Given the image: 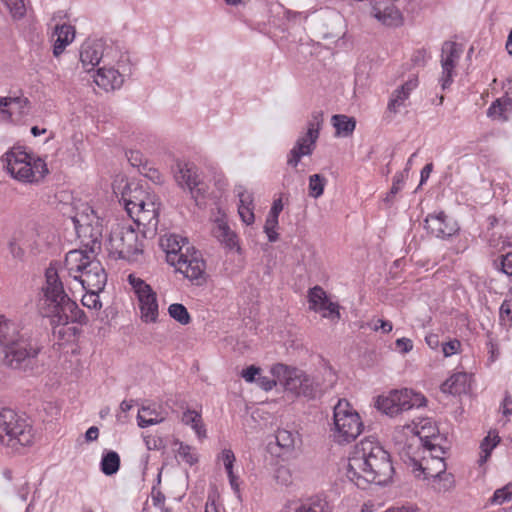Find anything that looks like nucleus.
Returning a JSON list of instances; mask_svg holds the SVG:
<instances>
[{"mask_svg":"<svg viewBox=\"0 0 512 512\" xmlns=\"http://www.w3.org/2000/svg\"><path fill=\"white\" fill-rule=\"evenodd\" d=\"M59 267L60 263L53 261L45 269L44 282L37 300L38 314L47 318L53 329L69 323L83 324L86 322L84 311L64 290L59 276Z\"/></svg>","mask_w":512,"mask_h":512,"instance_id":"1","label":"nucleus"},{"mask_svg":"<svg viewBox=\"0 0 512 512\" xmlns=\"http://www.w3.org/2000/svg\"><path fill=\"white\" fill-rule=\"evenodd\" d=\"M393 472L389 453L372 440L361 441L349 457L347 477L359 488L369 483L386 484Z\"/></svg>","mask_w":512,"mask_h":512,"instance_id":"2","label":"nucleus"},{"mask_svg":"<svg viewBox=\"0 0 512 512\" xmlns=\"http://www.w3.org/2000/svg\"><path fill=\"white\" fill-rule=\"evenodd\" d=\"M128 215L138 226L146 230L143 233H155L158 227L159 206L156 195L147 192L142 186L127 185L121 199Z\"/></svg>","mask_w":512,"mask_h":512,"instance_id":"3","label":"nucleus"},{"mask_svg":"<svg viewBox=\"0 0 512 512\" xmlns=\"http://www.w3.org/2000/svg\"><path fill=\"white\" fill-rule=\"evenodd\" d=\"M30 342L24 338L16 323L0 315V353L5 363L14 369H20L29 362Z\"/></svg>","mask_w":512,"mask_h":512,"instance_id":"4","label":"nucleus"},{"mask_svg":"<svg viewBox=\"0 0 512 512\" xmlns=\"http://www.w3.org/2000/svg\"><path fill=\"white\" fill-rule=\"evenodd\" d=\"M108 250L116 258L134 262L142 254L143 244L131 225L117 224L111 230Z\"/></svg>","mask_w":512,"mask_h":512,"instance_id":"5","label":"nucleus"},{"mask_svg":"<svg viewBox=\"0 0 512 512\" xmlns=\"http://www.w3.org/2000/svg\"><path fill=\"white\" fill-rule=\"evenodd\" d=\"M334 440L340 444L354 441L363 430L359 414L346 399H340L334 407Z\"/></svg>","mask_w":512,"mask_h":512,"instance_id":"6","label":"nucleus"},{"mask_svg":"<svg viewBox=\"0 0 512 512\" xmlns=\"http://www.w3.org/2000/svg\"><path fill=\"white\" fill-rule=\"evenodd\" d=\"M271 373L278 379L279 384L286 391L296 396L315 397L317 384L304 371L290 368L284 364H277L272 367Z\"/></svg>","mask_w":512,"mask_h":512,"instance_id":"7","label":"nucleus"},{"mask_svg":"<svg viewBox=\"0 0 512 512\" xmlns=\"http://www.w3.org/2000/svg\"><path fill=\"white\" fill-rule=\"evenodd\" d=\"M8 437V444L29 446L32 443V427L16 411L3 408L0 410V439Z\"/></svg>","mask_w":512,"mask_h":512,"instance_id":"8","label":"nucleus"},{"mask_svg":"<svg viewBox=\"0 0 512 512\" xmlns=\"http://www.w3.org/2000/svg\"><path fill=\"white\" fill-rule=\"evenodd\" d=\"M413 429L412 425L396 427L393 432V441L401 460L412 468L413 473H416V468L422 462L421 454L425 451L419 437L412 433Z\"/></svg>","mask_w":512,"mask_h":512,"instance_id":"9","label":"nucleus"},{"mask_svg":"<svg viewBox=\"0 0 512 512\" xmlns=\"http://www.w3.org/2000/svg\"><path fill=\"white\" fill-rule=\"evenodd\" d=\"M323 123V113L316 111L311 115L306 132L299 135L293 148L287 156V164L296 168L304 156H310L319 138V132Z\"/></svg>","mask_w":512,"mask_h":512,"instance_id":"10","label":"nucleus"},{"mask_svg":"<svg viewBox=\"0 0 512 512\" xmlns=\"http://www.w3.org/2000/svg\"><path fill=\"white\" fill-rule=\"evenodd\" d=\"M426 399L419 393H414L409 389L393 390L388 395L378 396L376 407L383 413L395 416L402 411L413 407H421Z\"/></svg>","mask_w":512,"mask_h":512,"instance_id":"11","label":"nucleus"},{"mask_svg":"<svg viewBox=\"0 0 512 512\" xmlns=\"http://www.w3.org/2000/svg\"><path fill=\"white\" fill-rule=\"evenodd\" d=\"M173 172L178 186L187 190L198 204L207 192V185L203 181L197 166L191 162L177 160L173 166Z\"/></svg>","mask_w":512,"mask_h":512,"instance_id":"12","label":"nucleus"},{"mask_svg":"<svg viewBox=\"0 0 512 512\" xmlns=\"http://www.w3.org/2000/svg\"><path fill=\"white\" fill-rule=\"evenodd\" d=\"M127 280L137 295L141 320L147 324L156 323L159 316L156 293L149 284L134 274H129Z\"/></svg>","mask_w":512,"mask_h":512,"instance_id":"13","label":"nucleus"},{"mask_svg":"<svg viewBox=\"0 0 512 512\" xmlns=\"http://www.w3.org/2000/svg\"><path fill=\"white\" fill-rule=\"evenodd\" d=\"M117 52L101 39H87L83 42L79 52L82 68L90 72L96 66L104 63L112 64Z\"/></svg>","mask_w":512,"mask_h":512,"instance_id":"14","label":"nucleus"},{"mask_svg":"<svg viewBox=\"0 0 512 512\" xmlns=\"http://www.w3.org/2000/svg\"><path fill=\"white\" fill-rule=\"evenodd\" d=\"M6 171L22 183L32 182V157L24 146L15 145L2 156Z\"/></svg>","mask_w":512,"mask_h":512,"instance_id":"15","label":"nucleus"},{"mask_svg":"<svg viewBox=\"0 0 512 512\" xmlns=\"http://www.w3.org/2000/svg\"><path fill=\"white\" fill-rule=\"evenodd\" d=\"M172 266L196 285H202L206 281V263L201 252L194 247L185 248V253L180 254Z\"/></svg>","mask_w":512,"mask_h":512,"instance_id":"16","label":"nucleus"},{"mask_svg":"<svg viewBox=\"0 0 512 512\" xmlns=\"http://www.w3.org/2000/svg\"><path fill=\"white\" fill-rule=\"evenodd\" d=\"M29 109L27 97L0 96V122L19 123L28 114Z\"/></svg>","mask_w":512,"mask_h":512,"instance_id":"17","label":"nucleus"},{"mask_svg":"<svg viewBox=\"0 0 512 512\" xmlns=\"http://www.w3.org/2000/svg\"><path fill=\"white\" fill-rule=\"evenodd\" d=\"M76 278L75 281H78L82 288L89 292L91 296H95L98 292L102 291L107 281L105 270L97 259H94Z\"/></svg>","mask_w":512,"mask_h":512,"instance_id":"18","label":"nucleus"},{"mask_svg":"<svg viewBox=\"0 0 512 512\" xmlns=\"http://www.w3.org/2000/svg\"><path fill=\"white\" fill-rule=\"evenodd\" d=\"M310 309L321 312L322 316L332 321L340 319L339 305L329 300L324 289L320 286L311 288L308 292Z\"/></svg>","mask_w":512,"mask_h":512,"instance_id":"19","label":"nucleus"},{"mask_svg":"<svg viewBox=\"0 0 512 512\" xmlns=\"http://www.w3.org/2000/svg\"><path fill=\"white\" fill-rule=\"evenodd\" d=\"M461 53L462 49L457 43L451 41L444 42L441 55V65L443 69L441 86L443 89H446L452 82V72L461 56Z\"/></svg>","mask_w":512,"mask_h":512,"instance_id":"20","label":"nucleus"},{"mask_svg":"<svg viewBox=\"0 0 512 512\" xmlns=\"http://www.w3.org/2000/svg\"><path fill=\"white\" fill-rule=\"evenodd\" d=\"M95 259V253L86 249H74L69 251L64 260V267L70 277L76 280V276L80 275L88 265Z\"/></svg>","mask_w":512,"mask_h":512,"instance_id":"21","label":"nucleus"},{"mask_svg":"<svg viewBox=\"0 0 512 512\" xmlns=\"http://www.w3.org/2000/svg\"><path fill=\"white\" fill-rule=\"evenodd\" d=\"M425 228L431 235L442 239L450 237L458 231L456 222L448 219L443 212L428 215L425 219Z\"/></svg>","mask_w":512,"mask_h":512,"instance_id":"22","label":"nucleus"},{"mask_svg":"<svg viewBox=\"0 0 512 512\" xmlns=\"http://www.w3.org/2000/svg\"><path fill=\"white\" fill-rule=\"evenodd\" d=\"M94 82L105 91L119 89L124 83V75L111 64L104 63L97 69Z\"/></svg>","mask_w":512,"mask_h":512,"instance_id":"23","label":"nucleus"},{"mask_svg":"<svg viewBox=\"0 0 512 512\" xmlns=\"http://www.w3.org/2000/svg\"><path fill=\"white\" fill-rule=\"evenodd\" d=\"M103 225L102 222L76 229L78 238L84 248L95 253L101 248Z\"/></svg>","mask_w":512,"mask_h":512,"instance_id":"24","label":"nucleus"},{"mask_svg":"<svg viewBox=\"0 0 512 512\" xmlns=\"http://www.w3.org/2000/svg\"><path fill=\"white\" fill-rule=\"evenodd\" d=\"M162 247L166 250L167 262L172 265L180 257V254L185 253V248H192L187 238L180 235H170L161 241Z\"/></svg>","mask_w":512,"mask_h":512,"instance_id":"25","label":"nucleus"},{"mask_svg":"<svg viewBox=\"0 0 512 512\" xmlns=\"http://www.w3.org/2000/svg\"><path fill=\"white\" fill-rule=\"evenodd\" d=\"M418 85L416 78L407 80L400 88L396 89L388 102L387 110L390 113L396 114L400 108L404 106L405 101L409 98L410 93Z\"/></svg>","mask_w":512,"mask_h":512,"instance_id":"26","label":"nucleus"},{"mask_svg":"<svg viewBox=\"0 0 512 512\" xmlns=\"http://www.w3.org/2000/svg\"><path fill=\"white\" fill-rule=\"evenodd\" d=\"M409 425L414 427L412 433L419 437L423 446L437 440H445V438L439 434L437 427L429 419H423L420 423H415L413 421Z\"/></svg>","mask_w":512,"mask_h":512,"instance_id":"27","label":"nucleus"},{"mask_svg":"<svg viewBox=\"0 0 512 512\" xmlns=\"http://www.w3.org/2000/svg\"><path fill=\"white\" fill-rule=\"evenodd\" d=\"M445 471L446 464L444 459H428V457L423 456L422 462L416 468V473H414V475L417 478L423 477V479L433 480L435 477H439Z\"/></svg>","mask_w":512,"mask_h":512,"instance_id":"28","label":"nucleus"},{"mask_svg":"<svg viewBox=\"0 0 512 512\" xmlns=\"http://www.w3.org/2000/svg\"><path fill=\"white\" fill-rule=\"evenodd\" d=\"M212 234L225 246V248L229 250L237 248L239 250L237 235L230 229L225 221L217 219L212 228Z\"/></svg>","mask_w":512,"mask_h":512,"instance_id":"29","label":"nucleus"},{"mask_svg":"<svg viewBox=\"0 0 512 512\" xmlns=\"http://www.w3.org/2000/svg\"><path fill=\"white\" fill-rule=\"evenodd\" d=\"M57 37L54 42L53 54L55 57L60 56L75 38V28L69 24L57 25L54 30Z\"/></svg>","mask_w":512,"mask_h":512,"instance_id":"30","label":"nucleus"},{"mask_svg":"<svg viewBox=\"0 0 512 512\" xmlns=\"http://www.w3.org/2000/svg\"><path fill=\"white\" fill-rule=\"evenodd\" d=\"M237 195L239 197V206L238 213L241 220L247 224L251 225L254 222V204H253V195L246 191L243 187H238Z\"/></svg>","mask_w":512,"mask_h":512,"instance_id":"31","label":"nucleus"},{"mask_svg":"<svg viewBox=\"0 0 512 512\" xmlns=\"http://www.w3.org/2000/svg\"><path fill=\"white\" fill-rule=\"evenodd\" d=\"M468 387V374L464 372H458L453 374L441 385V391L451 395H460L462 393H466Z\"/></svg>","mask_w":512,"mask_h":512,"instance_id":"32","label":"nucleus"},{"mask_svg":"<svg viewBox=\"0 0 512 512\" xmlns=\"http://www.w3.org/2000/svg\"><path fill=\"white\" fill-rule=\"evenodd\" d=\"M75 230L78 228L89 226L93 223L101 222L100 218L95 214L94 210L88 204H81L72 217Z\"/></svg>","mask_w":512,"mask_h":512,"instance_id":"33","label":"nucleus"},{"mask_svg":"<svg viewBox=\"0 0 512 512\" xmlns=\"http://www.w3.org/2000/svg\"><path fill=\"white\" fill-rule=\"evenodd\" d=\"M333 127L336 130V136L348 137L352 135L356 127V120L343 114L333 115L331 118Z\"/></svg>","mask_w":512,"mask_h":512,"instance_id":"34","label":"nucleus"},{"mask_svg":"<svg viewBox=\"0 0 512 512\" xmlns=\"http://www.w3.org/2000/svg\"><path fill=\"white\" fill-rule=\"evenodd\" d=\"M276 442L284 452H291L300 445L301 439L297 432L287 429H278L276 433Z\"/></svg>","mask_w":512,"mask_h":512,"instance_id":"35","label":"nucleus"},{"mask_svg":"<svg viewBox=\"0 0 512 512\" xmlns=\"http://www.w3.org/2000/svg\"><path fill=\"white\" fill-rule=\"evenodd\" d=\"M164 420L165 416L151 406H143L137 415L138 425L141 428L161 423Z\"/></svg>","mask_w":512,"mask_h":512,"instance_id":"36","label":"nucleus"},{"mask_svg":"<svg viewBox=\"0 0 512 512\" xmlns=\"http://www.w3.org/2000/svg\"><path fill=\"white\" fill-rule=\"evenodd\" d=\"M100 468L107 476L116 474L120 468V456L118 453L115 451L104 453L100 462Z\"/></svg>","mask_w":512,"mask_h":512,"instance_id":"37","label":"nucleus"},{"mask_svg":"<svg viewBox=\"0 0 512 512\" xmlns=\"http://www.w3.org/2000/svg\"><path fill=\"white\" fill-rule=\"evenodd\" d=\"M185 425H190L199 438L206 436V430L202 424L201 415L195 410H186L181 418Z\"/></svg>","mask_w":512,"mask_h":512,"instance_id":"38","label":"nucleus"},{"mask_svg":"<svg viewBox=\"0 0 512 512\" xmlns=\"http://www.w3.org/2000/svg\"><path fill=\"white\" fill-rule=\"evenodd\" d=\"M174 445L178 446L176 450V457H178L181 461L189 465H194L198 461V457L194 448L183 442H180L179 440H176Z\"/></svg>","mask_w":512,"mask_h":512,"instance_id":"39","label":"nucleus"},{"mask_svg":"<svg viewBox=\"0 0 512 512\" xmlns=\"http://www.w3.org/2000/svg\"><path fill=\"white\" fill-rule=\"evenodd\" d=\"M499 441H500L499 436L495 434L492 437L491 433H489L488 436L483 439V441L481 442V445H480V448H481V455H480V459H479L480 464H483L488 460V458L490 457V455L492 453V450L497 446Z\"/></svg>","mask_w":512,"mask_h":512,"instance_id":"40","label":"nucleus"},{"mask_svg":"<svg viewBox=\"0 0 512 512\" xmlns=\"http://www.w3.org/2000/svg\"><path fill=\"white\" fill-rule=\"evenodd\" d=\"M326 184V178L320 174H313L309 177V196L314 199L322 196L324 192V187Z\"/></svg>","mask_w":512,"mask_h":512,"instance_id":"41","label":"nucleus"},{"mask_svg":"<svg viewBox=\"0 0 512 512\" xmlns=\"http://www.w3.org/2000/svg\"><path fill=\"white\" fill-rule=\"evenodd\" d=\"M168 313L171 318L178 321L182 325H187L191 321V317L186 307L179 303H173L168 308Z\"/></svg>","mask_w":512,"mask_h":512,"instance_id":"42","label":"nucleus"},{"mask_svg":"<svg viewBox=\"0 0 512 512\" xmlns=\"http://www.w3.org/2000/svg\"><path fill=\"white\" fill-rule=\"evenodd\" d=\"M454 486V478L450 473H442L439 477L432 480V487L438 493H444L451 490Z\"/></svg>","mask_w":512,"mask_h":512,"instance_id":"43","label":"nucleus"},{"mask_svg":"<svg viewBox=\"0 0 512 512\" xmlns=\"http://www.w3.org/2000/svg\"><path fill=\"white\" fill-rule=\"evenodd\" d=\"M8 9L13 19H20L26 13V6L23 0H1Z\"/></svg>","mask_w":512,"mask_h":512,"instance_id":"44","label":"nucleus"},{"mask_svg":"<svg viewBox=\"0 0 512 512\" xmlns=\"http://www.w3.org/2000/svg\"><path fill=\"white\" fill-rule=\"evenodd\" d=\"M499 314L500 321L503 325H510L512 323V287L509 290L507 298L500 307Z\"/></svg>","mask_w":512,"mask_h":512,"instance_id":"45","label":"nucleus"},{"mask_svg":"<svg viewBox=\"0 0 512 512\" xmlns=\"http://www.w3.org/2000/svg\"><path fill=\"white\" fill-rule=\"evenodd\" d=\"M409 174V168H405L403 171L397 173L393 178L392 187L386 197V200H390V197L395 196L401 189L405 182V180L408 178Z\"/></svg>","mask_w":512,"mask_h":512,"instance_id":"46","label":"nucleus"},{"mask_svg":"<svg viewBox=\"0 0 512 512\" xmlns=\"http://www.w3.org/2000/svg\"><path fill=\"white\" fill-rule=\"evenodd\" d=\"M445 440H437L435 442H431L430 444H427L423 446V451L429 452V458L428 459H444L443 455L445 454V448L443 446V442Z\"/></svg>","mask_w":512,"mask_h":512,"instance_id":"47","label":"nucleus"},{"mask_svg":"<svg viewBox=\"0 0 512 512\" xmlns=\"http://www.w3.org/2000/svg\"><path fill=\"white\" fill-rule=\"evenodd\" d=\"M274 478L280 485L288 486L293 482L292 471L289 467L281 465L274 473Z\"/></svg>","mask_w":512,"mask_h":512,"instance_id":"48","label":"nucleus"},{"mask_svg":"<svg viewBox=\"0 0 512 512\" xmlns=\"http://www.w3.org/2000/svg\"><path fill=\"white\" fill-rule=\"evenodd\" d=\"M512 501V485H506L503 488L497 489L491 498L492 504H503Z\"/></svg>","mask_w":512,"mask_h":512,"instance_id":"49","label":"nucleus"},{"mask_svg":"<svg viewBox=\"0 0 512 512\" xmlns=\"http://www.w3.org/2000/svg\"><path fill=\"white\" fill-rule=\"evenodd\" d=\"M49 174V169L42 157L34 158V183L42 181Z\"/></svg>","mask_w":512,"mask_h":512,"instance_id":"50","label":"nucleus"},{"mask_svg":"<svg viewBox=\"0 0 512 512\" xmlns=\"http://www.w3.org/2000/svg\"><path fill=\"white\" fill-rule=\"evenodd\" d=\"M22 235L19 233L18 235H14L9 242L10 253L14 258L22 259L24 255V251L21 245Z\"/></svg>","mask_w":512,"mask_h":512,"instance_id":"51","label":"nucleus"},{"mask_svg":"<svg viewBox=\"0 0 512 512\" xmlns=\"http://www.w3.org/2000/svg\"><path fill=\"white\" fill-rule=\"evenodd\" d=\"M272 378L267 376H258L256 383L257 385L265 391L271 390L274 386L279 384L278 379L272 374Z\"/></svg>","mask_w":512,"mask_h":512,"instance_id":"52","label":"nucleus"},{"mask_svg":"<svg viewBox=\"0 0 512 512\" xmlns=\"http://www.w3.org/2000/svg\"><path fill=\"white\" fill-rule=\"evenodd\" d=\"M461 344L458 340H451L442 344V352L445 357L452 356L458 352Z\"/></svg>","mask_w":512,"mask_h":512,"instance_id":"53","label":"nucleus"},{"mask_svg":"<svg viewBox=\"0 0 512 512\" xmlns=\"http://www.w3.org/2000/svg\"><path fill=\"white\" fill-rule=\"evenodd\" d=\"M500 270L508 276H512V252L501 256Z\"/></svg>","mask_w":512,"mask_h":512,"instance_id":"54","label":"nucleus"},{"mask_svg":"<svg viewBox=\"0 0 512 512\" xmlns=\"http://www.w3.org/2000/svg\"><path fill=\"white\" fill-rule=\"evenodd\" d=\"M283 210V204L281 199L275 200L269 213V223L273 225L278 223V217L280 212Z\"/></svg>","mask_w":512,"mask_h":512,"instance_id":"55","label":"nucleus"},{"mask_svg":"<svg viewBox=\"0 0 512 512\" xmlns=\"http://www.w3.org/2000/svg\"><path fill=\"white\" fill-rule=\"evenodd\" d=\"M260 368L256 367L254 365H251L247 367L246 369L242 370L241 376L245 379L247 382H256L257 378L256 375H259Z\"/></svg>","mask_w":512,"mask_h":512,"instance_id":"56","label":"nucleus"},{"mask_svg":"<svg viewBox=\"0 0 512 512\" xmlns=\"http://www.w3.org/2000/svg\"><path fill=\"white\" fill-rule=\"evenodd\" d=\"M396 349L401 353L406 354L413 349V342L409 338H399L395 341Z\"/></svg>","mask_w":512,"mask_h":512,"instance_id":"57","label":"nucleus"},{"mask_svg":"<svg viewBox=\"0 0 512 512\" xmlns=\"http://www.w3.org/2000/svg\"><path fill=\"white\" fill-rule=\"evenodd\" d=\"M295 512H326L324 506L320 503L302 504Z\"/></svg>","mask_w":512,"mask_h":512,"instance_id":"58","label":"nucleus"},{"mask_svg":"<svg viewBox=\"0 0 512 512\" xmlns=\"http://www.w3.org/2000/svg\"><path fill=\"white\" fill-rule=\"evenodd\" d=\"M393 329V325L390 321L377 319L374 323L373 330H381L383 333H389Z\"/></svg>","mask_w":512,"mask_h":512,"instance_id":"59","label":"nucleus"},{"mask_svg":"<svg viewBox=\"0 0 512 512\" xmlns=\"http://www.w3.org/2000/svg\"><path fill=\"white\" fill-rule=\"evenodd\" d=\"M277 225H278V223H274L273 225H271L269 223V216L267 217L265 225H264V230H265L270 242H274L278 238V234L275 231V228Z\"/></svg>","mask_w":512,"mask_h":512,"instance_id":"60","label":"nucleus"},{"mask_svg":"<svg viewBox=\"0 0 512 512\" xmlns=\"http://www.w3.org/2000/svg\"><path fill=\"white\" fill-rule=\"evenodd\" d=\"M501 408L504 416H509L512 414V397L509 394L505 395Z\"/></svg>","mask_w":512,"mask_h":512,"instance_id":"61","label":"nucleus"},{"mask_svg":"<svg viewBox=\"0 0 512 512\" xmlns=\"http://www.w3.org/2000/svg\"><path fill=\"white\" fill-rule=\"evenodd\" d=\"M223 464H230L235 462V455L231 449H224L220 455Z\"/></svg>","mask_w":512,"mask_h":512,"instance_id":"62","label":"nucleus"},{"mask_svg":"<svg viewBox=\"0 0 512 512\" xmlns=\"http://www.w3.org/2000/svg\"><path fill=\"white\" fill-rule=\"evenodd\" d=\"M425 341L431 349H437L440 345L439 336L437 334L427 335Z\"/></svg>","mask_w":512,"mask_h":512,"instance_id":"63","label":"nucleus"},{"mask_svg":"<svg viewBox=\"0 0 512 512\" xmlns=\"http://www.w3.org/2000/svg\"><path fill=\"white\" fill-rule=\"evenodd\" d=\"M502 113L503 109L498 100L495 103H493L491 107L488 109V115L492 117H499L502 115Z\"/></svg>","mask_w":512,"mask_h":512,"instance_id":"64","label":"nucleus"}]
</instances>
